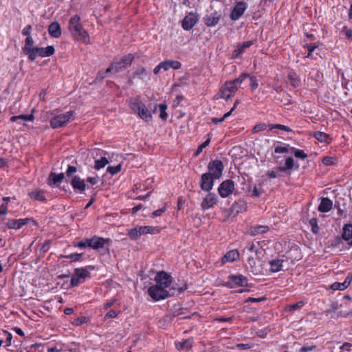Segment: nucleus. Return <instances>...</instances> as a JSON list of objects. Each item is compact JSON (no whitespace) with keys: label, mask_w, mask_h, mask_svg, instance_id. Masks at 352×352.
I'll return each instance as SVG.
<instances>
[{"label":"nucleus","mask_w":352,"mask_h":352,"mask_svg":"<svg viewBox=\"0 0 352 352\" xmlns=\"http://www.w3.org/2000/svg\"><path fill=\"white\" fill-rule=\"evenodd\" d=\"M248 264L252 268V272H256V273H257V270L255 268L256 261L254 258L249 257L248 259Z\"/></svg>","instance_id":"nucleus-59"},{"label":"nucleus","mask_w":352,"mask_h":352,"mask_svg":"<svg viewBox=\"0 0 352 352\" xmlns=\"http://www.w3.org/2000/svg\"><path fill=\"white\" fill-rule=\"evenodd\" d=\"M307 48L308 54L307 57L309 58L311 56L312 52L318 47L317 43H309L305 45Z\"/></svg>","instance_id":"nucleus-47"},{"label":"nucleus","mask_w":352,"mask_h":352,"mask_svg":"<svg viewBox=\"0 0 352 352\" xmlns=\"http://www.w3.org/2000/svg\"><path fill=\"white\" fill-rule=\"evenodd\" d=\"M291 150L287 146L277 145L274 148V152L276 153H285L289 152Z\"/></svg>","instance_id":"nucleus-45"},{"label":"nucleus","mask_w":352,"mask_h":352,"mask_svg":"<svg viewBox=\"0 0 352 352\" xmlns=\"http://www.w3.org/2000/svg\"><path fill=\"white\" fill-rule=\"evenodd\" d=\"M75 112L72 111H67L65 113L54 116L50 120V126L53 129L64 127L68 122L74 120Z\"/></svg>","instance_id":"nucleus-4"},{"label":"nucleus","mask_w":352,"mask_h":352,"mask_svg":"<svg viewBox=\"0 0 352 352\" xmlns=\"http://www.w3.org/2000/svg\"><path fill=\"white\" fill-rule=\"evenodd\" d=\"M88 320L89 319L87 317L82 316L75 319L73 322V324L76 326H80L87 322Z\"/></svg>","instance_id":"nucleus-51"},{"label":"nucleus","mask_w":352,"mask_h":352,"mask_svg":"<svg viewBox=\"0 0 352 352\" xmlns=\"http://www.w3.org/2000/svg\"><path fill=\"white\" fill-rule=\"evenodd\" d=\"M155 281L156 283L155 285L168 290L172 283V277L168 273L162 271L156 274Z\"/></svg>","instance_id":"nucleus-10"},{"label":"nucleus","mask_w":352,"mask_h":352,"mask_svg":"<svg viewBox=\"0 0 352 352\" xmlns=\"http://www.w3.org/2000/svg\"><path fill=\"white\" fill-rule=\"evenodd\" d=\"M63 179H64V174L63 173H60V174L57 175V174H55L54 173H52L50 175V177H49L50 183L49 184L51 186L55 185L57 183L60 182Z\"/></svg>","instance_id":"nucleus-29"},{"label":"nucleus","mask_w":352,"mask_h":352,"mask_svg":"<svg viewBox=\"0 0 352 352\" xmlns=\"http://www.w3.org/2000/svg\"><path fill=\"white\" fill-rule=\"evenodd\" d=\"M32 28L30 25L25 26L22 30V34L24 36H30Z\"/></svg>","instance_id":"nucleus-61"},{"label":"nucleus","mask_w":352,"mask_h":352,"mask_svg":"<svg viewBox=\"0 0 352 352\" xmlns=\"http://www.w3.org/2000/svg\"><path fill=\"white\" fill-rule=\"evenodd\" d=\"M250 78V86L252 87V90H254L256 89L258 86V84L257 82V80L256 79L255 77L254 76H250L249 74H248V77Z\"/></svg>","instance_id":"nucleus-56"},{"label":"nucleus","mask_w":352,"mask_h":352,"mask_svg":"<svg viewBox=\"0 0 352 352\" xmlns=\"http://www.w3.org/2000/svg\"><path fill=\"white\" fill-rule=\"evenodd\" d=\"M89 277L90 272L87 268H76L73 275L72 276L70 283L72 287H76L79 284L84 283L85 280Z\"/></svg>","instance_id":"nucleus-9"},{"label":"nucleus","mask_w":352,"mask_h":352,"mask_svg":"<svg viewBox=\"0 0 352 352\" xmlns=\"http://www.w3.org/2000/svg\"><path fill=\"white\" fill-rule=\"evenodd\" d=\"M160 230L153 226H136L127 230V235L133 240H138L141 236L147 234L159 233Z\"/></svg>","instance_id":"nucleus-5"},{"label":"nucleus","mask_w":352,"mask_h":352,"mask_svg":"<svg viewBox=\"0 0 352 352\" xmlns=\"http://www.w3.org/2000/svg\"><path fill=\"white\" fill-rule=\"evenodd\" d=\"M316 346L311 345L309 346H302L300 349V352H309L314 349Z\"/></svg>","instance_id":"nucleus-64"},{"label":"nucleus","mask_w":352,"mask_h":352,"mask_svg":"<svg viewBox=\"0 0 352 352\" xmlns=\"http://www.w3.org/2000/svg\"><path fill=\"white\" fill-rule=\"evenodd\" d=\"M352 281V275H348L343 283L336 282L331 285L333 290L342 291L346 289Z\"/></svg>","instance_id":"nucleus-22"},{"label":"nucleus","mask_w":352,"mask_h":352,"mask_svg":"<svg viewBox=\"0 0 352 352\" xmlns=\"http://www.w3.org/2000/svg\"><path fill=\"white\" fill-rule=\"evenodd\" d=\"M70 184L75 190H78L80 193L84 192L86 189L85 180L81 179L79 176H74L72 179Z\"/></svg>","instance_id":"nucleus-19"},{"label":"nucleus","mask_w":352,"mask_h":352,"mask_svg":"<svg viewBox=\"0 0 352 352\" xmlns=\"http://www.w3.org/2000/svg\"><path fill=\"white\" fill-rule=\"evenodd\" d=\"M31 198L34 199L37 201H43L45 200V197L44 196V192L41 190H36L34 191L31 192L30 194Z\"/></svg>","instance_id":"nucleus-32"},{"label":"nucleus","mask_w":352,"mask_h":352,"mask_svg":"<svg viewBox=\"0 0 352 352\" xmlns=\"http://www.w3.org/2000/svg\"><path fill=\"white\" fill-rule=\"evenodd\" d=\"M332 201L329 198H322L318 206V210L322 212H327L332 208Z\"/></svg>","instance_id":"nucleus-25"},{"label":"nucleus","mask_w":352,"mask_h":352,"mask_svg":"<svg viewBox=\"0 0 352 352\" xmlns=\"http://www.w3.org/2000/svg\"><path fill=\"white\" fill-rule=\"evenodd\" d=\"M263 192V190L261 188H258L256 186H253V190L252 192V196L258 197H259Z\"/></svg>","instance_id":"nucleus-57"},{"label":"nucleus","mask_w":352,"mask_h":352,"mask_svg":"<svg viewBox=\"0 0 352 352\" xmlns=\"http://www.w3.org/2000/svg\"><path fill=\"white\" fill-rule=\"evenodd\" d=\"M290 150V152L293 153L297 158L305 160L307 157V154H306L302 150L297 149L294 147L291 148Z\"/></svg>","instance_id":"nucleus-39"},{"label":"nucleus","mask_w":352,"mask_h":352,"mask_svg":"<svg viewBox=\"0 0 352 352\" xmlns=\"http://www.w3.org/2000/svg\"><path fill=\"white\" fill-rule=\"evenodd\" d=\"M193 340L192 338H189L186 340H183L181 342H175V347L179 351H183L185 352L189 351L192 346Z\"/></svg>","instance_id":"nucleus-23"},{"label":"nucleus","mask_w":352,"mask_h":352,"mask_svg":"<svg viewBox=\"0 0 352 352\" xmlns=\"http://www.w3.org/2000/svg\"><path fill=\"white\" fill-rule=\"evenodd\" d=\"M48 32L51 36L54 38H58L61 35V29L60 24L58 22L52 23L48 28Z\"/></svg>","instance_id":"nucleus-24"},{"label":"nucleus","mask_w":352,"mask_h":352,"mask_svg":"<svg viewBox=\"0 0 352 352\" xmlns=\"http://www.w3.org/2000/svg\"><path fill=\"white\" fill-rule=\"evenodd\" d=\"M234 190V183L230 179L223 181L218 188V192L223 198L228 197Z\"/></svg>","instance_id":"nucleus-12"},{"label":"nucleus","mask_w":352,"mask_h":352,"mask_svg":"<svg viewBox=\"0 0 352 352\" xmlns=\"http://www.w3.org/2000/svg\"><path fill=\"white\" fill-rule=\"evenodd\" d=\"M342 238L345 241H349L352 239V225L346 224L343 228Z\"/></svg>","instance_id":"nucleus-31"},{"label":"nucleus","mask_w":352,"mask_h":352,"mask_svg":"<svg viewBox=\"0 0 352 352\" xmlns=\"http://www.w3.org/2000/svg\"><path fill=\"white\" fill-rule=\"evenodd\" d=\"M32 221V219L25 218V219H9L7 222V226L10 229H20L24 225Z\"/></svg>","instance_id":"nucleus-18"},{"label":"nucleus","mask_w":352,"mask_h":352,"mask_svg":"<svg viewBox=\"0 0 352 352\" xmlns=\"http://www.w3.org/2000/svg\"><path fill=\"white\" fill-rule=\"evenodd\" d=\"M248 77V74L243 73L239 78L233 80L225 82L219 91L220 98H224L226 100H228L229 98H232L242 82Z\"/></svg>","instance_id":"nucleus-2"},{"label":"nucleus","mask_w":352,"mask_h":352,"mask_svg":"<svg viewBox=\"0 0 352 352\" xmlns=\"http://www.w3.org/2000/svg\"><path fill=\"white\" fill-rule=\"evenodd\" d=\"M239 257V253L236 250H232L227 252L222 258L223 263L233 262Z\"/></svg>","instance_id":"nucleus-26"},{"label":"nucleus","mask_w":352,"mask_h":352,"mask_svg":"<svg viewBox=\"0 0 352 352\" xmlns=\"http://www.w3.org/2000/svg\"><path fill=\"white\" fill-rule=\"evenodd\" d=\"M69 30L76 40L82 41L85 43L89 42V35L86 30L83 29L80 23V19L78 15H74L69 19Z\"/></svg>","instance_id":"nucleus-1"},{"label":"nucleus","mask_w":352,"mask_h":352,"mask_svg":"<svg viewBox=\"0 0 352 352\" xmlns=\"http://www.w3.org/2000/svg\"><path fill=\"white\" fill-rule=\"evenodd\" d=\"M336 160L332 157H325L322 160V163L324 165L330 166V165L334 164L336 162Z\"/></svg>","instance_id":"nucleus-54"},{"label":"nucleus","mask_w":352,"mask_h":352,"mask_svg":"<svg viewBox=\"0 0 352 352\" xmlns=\"http://www.w3.org/2000/svg\"><path fill=\"white\" fill-rule=\"evenodd\" d=\"M314 137L320 142H328V140L329 138L327 133L321 131L315 132L314 133Z\"/></svg>","instance_id":"nucleus-35"},{"label":"nucleus","mask_w":352,"mask_h":352,"mask_svg":"<svg viewBox=\"0 0 352 352\" xmlns=\"http://www.w3.org/2000/svg\"><path fill=\"white\" fill-rule=\"evenodd\" d=\"M214 179H216L210 173H204L201 177V188L206 192H210L213 188Z\"/></svg>","instance_id":"nucleus-14"},{"label":"nucleus","mask_w":352,"mask_h":352,"mask_svg":"<svg viewBox=\"0 0 352 352\" xmlns=\"http://www.w3.org/2000/svg\"><path fill=\"white\" fill-rule=\"evenodd\" d=\"M89 240H90V239H89V238H85L80 242L74 243V246L79 248H88V247L89 248V245H90Z\"/></svg>","instance_id":"nucleus-40"},{"label":"nucleus","mask_w":352,"mask_h":352,"mask_svg":"<svg viewBox=\"0 0 352 352\" xmlns=\"http://www.w3.org/2000/svg\"><path fill=\"white\" fill-rule=\"evenodd\" d=\"M148 293L155 301H159L174 295L175 289L169 288L168 290H166L155 285L148 288Z\"/></svg>","instance_id":"nucleus-7"},{"label":"nucleus","mask_w":352,"mask_h":352,"mask_svg":"<svg viewBox=\"0 0 352 352\" xmlns=\"http://www.w3.org/2000/svg\"><path fill=\"white\" fill-rule=\"evenodd\" d=\"M170 68L174 69H178L181 67L182 65L179 61L177 60H168Z\"/></svg>","instance_id":"nucleus-60"},{"label":"nucleus","mask_w":352,"mask_h":352,"mask_svg":"<svg viewBox=\"0 0 352 352\" xmlns=\"http://www.w3.org/2000/svg\"><path fill=\"white\" fill-rule=\"evenodd\" d=\"M267 128V124L265 123H261L255 125L252 129V133H256L260 131L265 130Z\"/></svg>","instance_id":"nucleus-48"},{"label":"nucleus","mask_w":352,"mask_h":352,"mask_svg":"<svg viewBox=\"0 0 352 352\" xmlns=\"http://www.w3.org/2000/svg\"><path fill=\"white\" fill-rule=\"evenodd\" d=\"M55 50L53 46H47V47H34L32 50H28V57L30 60L33 61L38 56L48 57L52 56Z\"/></svg>","instance_id":"nucleus-8"},{"label":"nucleus","mask_w":352,"mask_h":352,"mask_svg":"<svg viewBox=\"0 0 352 352\" xmlns=\"http://www.w3.org/2000/svg\"><path fill=\"white\" fill-rule=\"evenodd\" d=\"M137 76L138 78L140 79H144L146 76V69L144 67H142L139 69H138L134 73V77Z\"/></svg>","instance_id":"nucleus-49"},{"label":"nucleus","mask_w":352,"mask_h":352,"mask_svg":"<svg viewBox=\"0 0 352 352\" xmlns=\"http://www.w3.org/2000/svg\"><path fill=\"white\" fill-rule=\"evenodd\" d=\"M117 316H118V312L116 311L111 310L104 316V319L116 318Z\"/></svg>","instance_id":"nucleus-62"},{"label":"nucleus","mask_w":352,"mask_h":352,"mask_svg":"<svg viewBox=\"0 0 352 352\" xmlns=\"http://www.w3.org/2000/svg\"><path fill=\"white\" fill-rule=\"evenodd\" d=\"M217 202V197L215 194L209 192L201 203V208L203 210L212 208Z\"/></svg>","instance_id":"nucleus-15"},{"label":"nucleus","mask_w":352,"mask_h":352,"mask_svg":"<svg viewBox=\"0 0 352 352\" xmlns=\"http://www.w3.org/2000/svg\"><path fill=\"white\" fill-rule=\"evenodd\" d=\"M295 162L294 159L292 157H288L285 160V163L284 166H281L283 168V171L285 172L288 170H291L294 167Z\"/></svg>","instance_id":"nucleus-37"},{"label":"nucleus","mask_w":352,"mask_h":352,"mask_svg":"<svg viewBox=\"0 0 352 352\" xmlns=\"http://www.w3.org/2000/svg\"><path fill=\"white\" fill-rule=\"evenodd\" d=\"M107 164H109L108 160L105 157H102L99 160L95 161L94 168L96 170H99L104 168Z\"/></svg>","instance_id":"nucleus-38"},{"label":"nucleus","mask_w":352,"mask_h":352,"mask_svg":"<svg viewBox=\"0 0 352 352\" xmlns=\"http://www.w3.org/2000/svg\"><path fill=\"white\" fill-rule=\"evenodd\" d=\"M82 254L74 253L71 254L69 255H67L65 257L66 258L71 259L72 261H80L82 257Z\"/></svg>","instance_id":"nucleus-53"},{"label":"nucleus","mask_w":352,"mask_h":352,"mask_svg":"<svg viewBox=\"0 0 352 352\" xmlns=\"http://www.w3.org/2000/svg\"><path fill=\"white\" fill-rule=\"evenodd\" d=\"M109 239H104L102 237L94 236L89 240V248H91L94 250H99L100 249H102L104 246V244L109 243Z\"/></svg>","instance_id":"nucleus-17"},{"label":"nucleus","mask_w":352,"mask_h":352,"mask_svg":"<svg viewBox=\"0 0 352 352\" xmlns=\"http://www.w3.org/2000/svg\"><path fill=\"white\" fill-rule=\"evenodd\" d=\"M269 228L267 226H258L251 229V234L253 235L263 234L267 232Z\"/></svg>","instance_id":"nucleus-36"},{"label":"nucleus","mask_w":352,"mask_h":352,"mask_svg":"<svg viewBox=\"0 0 352 352\" xmlns=\"http://www.w3.org/2000/svg\"><path fill=\"white\" fill-rule=\"evenodd\" d=\"M305 305V302L303 301H299L296 304L289 305L287 308V311H294L295 310H298L301 309Z\"/></svg>","instance_id":"nucleus-42"},{"label":"nucleus","mask_w":352,"mask_h":352,"mask_svg":"<svg viewBox=\"0 0 352 352\" xmlns=\"http://www.w3.org/2000/svg\"><path fill=\"white\" fill-rule=\"evenodd\" d=\"M283 172V168L280 166L268 171L267 175L270 179H274L282 177Z\"/></svg>","instance_id":"nucleus-30"},{"label":"nucleus","mask_w":352,"mask_h":352,"mask_svg":"<svg viewBox=\"0 0 352 352\" xmlns=\"http://www.w3.org/2000/svg\"><path fill=\"white\" fill-rule=\"evenodd\" d=\"M230 115H231V111H228V113H225L222 118H221L219 119L216 118H212V122H214V124L220 123V122H223V120H225V119L228 118Z\"/></svg>","instance_id":"nucleus-55"},{"label":"nucleus","mask_w":352,"mask_h":352,"mask_svg":"<svg viewBox=\"0 0 352 352\" xmlns=\"http://www.w3.org/2000/svg\"><path fill=\"white\" fill-rule=\"evenodd\" d=\"M166 210V206H164V207H162V208L160 209H158L155 211H154L153 213H152V217H160L161 216L165 211Z\"/></svg>","instance_id":"nucleus-58"},{"label":"nucleus","mask_w":352,"mask_h":352,"mask_svg":"<svg viewBox=\"0 0 352 352\" xmlns=\"http://www.w3.org/2000/svg\"><path fill=\"white\" fill-rule=\"evenodd\" d=\"M289 79L290 80V82L293 86H294V87L298 86L299 80L294 73H290L289 74Z\"/></svg>","instance_id":"nucleus-50"},{"label":"nucleus","mask_w":352,"mask_h":352,"mask_svg":"<svg viewBox=\"0 0 352 352\" xmlns=\"http://www.w3.org/2000/svg\"><path fill=\"white\" fill-rule=\"evenodd\" d=\"M130 107L141 119L145 122L151 121L152 115L142 102L138 99L132 100L130 103Z\"/></svg>","instance_id":"nucleus-3"},{"label":"nucleus","mask_w":352,"mask_h":352,"mask_svg":"<svg viewBox=\"0 0 352 352\" xmlns=\"http://www.w3.org/2000/svg\"><path fill=\"white\" fill-rule=\"evenodd\" d=\"M253 44V41H248L242 43H239L236 49L233 52V55L234 56H238L239 54L243 53L247 48L250 47Z\"/></svg>","instance_id":"nucleus-27"},{"label":"nucleus","mask_w":352,"mask_h":352,"mask_svg":"<svg viewBox=\"0 0 352 352\" xmlns=\"http://www.w3.org/2000/svg\"><path fill=\"white\" fill-rule=\"evenodd\" d=\"M208 168L209 170L208 173H210L211 176L216 179L222 176L223 165L221 161L217 160L211 161L208 164Z\"/></svg>","instance_id":"nucleus-11"},{"label":"nucleus","mask_w":352,"mask_h":352,"mask_svg":"<svg viewBox=\"0 0 352 352\" xmlns=\"http://www.w3.org/2000/svg\"><path fill=\"white\" fill-rule=\"evenodd\" d=\"M210 142V138H208L205 142H204L201 144L199 146L194 155L198 156L202 152L203 149L209 145Z\"/></svg>","instance_id":"nucleus-43"},{"label":"nucleus","mask_w":352,"mask_h":352,"mask_svg":"<svg viewBox=\"0 0 352 352\" xmlns=\"http://www.w3.org/2000/svg\"><path fill=\"white\" fill-rule=\"evenodd\" d=\"M8 212L7 203H3L0 206V214H6Z\"/></svg>","instance_id":"nucleus-63"},{"label":"nucleus","mask_w":352,"mask_h":352,"mask_svg":"<svg viewBox=\"0 0 352 352\" xmlns=\"http://www.w3.org/2000/svg\"><path fill=\"white\" fill-rule=\"evenodd\" d=\"M159 108H160V118L162 120H166V118L168 117V115L166 113V110L167 109L166 104H160L159 105Z\"/></svg>","instance_id":"nucleus-46"},{"label":"nucleus","mask_w":352,"mask_h":352,"mask_svg":"<svg viewBox=\"0 0 352 352\" xmlns=\"http://www.w3.org/2000/svg\"><path fill=\"white\" fill-rule=\"evenodd\" d=\"M12 122H16L18 120L22 121H32L34 120V116L32 114L30 115H20L16 116H12L10 118Z\"/></svg>","instance_id":"nucleus-34"},{"label":"nucleus","mask_w":352,"mask_h":352,"mask_svg":"<svg viewBox=\"0 0 352 352\" xmlns=\"http://www.w3.org/2000/svg\"><path fill=\"white\" fill-rule=\"evenodd\" d=\"M34 44V40L31 36H28L25 40V46L23 48V51L25 55L28 56V50H32Z\"/></svg>","instance_id":"nucleus-33"},{"label":"nucleus","mask_w":352,"mask_h":352,"mask_svg":"<svg viewBox=\"0 0 352 352\" xmlns=\"http://www.w3.org/2000/svg\"><path fill=\"white\" fill-rule=\"evenodd\" d=\"M309 223L311 226V230L314 234H317L319 231V227L317 225V220L316 219H311L309 221Z\"/></svg>","instance_id":"nucleus-52"},{"label":"nucleus","mask_w":352,"mask_h":352,"mask_svg":"<svg viewBox=\"0 0 352 352\" xmlns=\"http://www.w3.org/2000/svg\"><path fill=\"white\" fill-rule=\"evenodd\" d=\"M269 127H270V130L274 129H278L283 130V131H285L287 132H291L292 131L289 127H288L285 125L279 124H271L269 125Z\"/></svg>","instance_id":"nucleus-41"},{"label":"nucleus","mask_w":352,"mask_h":352,"mask_svg":"<svg viewBox=\"0 0 352 352\" xmlns=\"http://www.w3.org/2000/svg\"><path fill=\"white\" fill-rule=\"evenodd\" d=\"M247 8V5L244 2H238L236 6L234 7L230 17L232 20L236 21L238 20L244 13Z\"/></svg>","instance_id":"nucleus-16"},{"label":"nucleus","mask_w":352,"mask_h":352,"mask_svg":"<svg viewBox=\"0 0 352 352\" xmlns=\"http://www.w3.org/2000/svg\"><path fill=\"white\" fill-rule=\"evenodd\" d=\"M221 17V14L217 12L210 13V14H208L204 17L205 24L208 27L215 26L218 23Z\"/></svg>","instance_id":"nucleus-20"},{"label":"nucleus","mask_w":352,"mask_h":352,"mask_svg":"<svg viewBox=\"0 0 352 352\" xmlns=\"http://www.w3.org/2000/svg\"><path fill=\"white\" fill-rule=\"evenodd\" d=\"M230 284L244 287L248 285V279L243 275H231L229 276Z\"/></svg>","instance_id":"nucleus-21"},{"label":"nucleus","mask_w":352,"mask_h":352,"mask_svg":"<svg viewBox=\"0 0 352 352\" xmlns=\"http://www.w3.org/2000/svg\"><path fill=\"white\" fill-rule=\"evenodd\" d=\"M122 169V165L120 164L116 166H108L107 170L111 175L118 173Z\"/></svg>","instance_id":"nucleus-44"},{"label":"nucleus","mask_w":352,"mask_h":352,"mask_svg":"<svg viewBox=\"0 0 352 352\" xmlns=\"http://www.w3.org/2000/svg\"><path fill=\"white\" fill-rule=\"evenodd\" d=\"M284 261L282 259H274L270 262V271L272 272H278L283 270Z\"/></svg>","instance_id":"nucleus-28"},{"label":"nucleus","mask_w":352,"mask_h":352,"mask_svg":"<svg viewBox=\"0 0 352 352\" xmlns=\"http://www.w3.org/2000/svg\"><path fill=\"white\" fill-rule=\"evenodd\" d=\"M134 57L129 54L123 56L120 60L113 61L110 67L106 69L107 73H118L131 65Z\"/></svg>","instance_id":"nucleus-6"},{"label":"nucleus","mask_w":352,"mask_h":352,"mask_svg":"<svg viewBox=\"0 0 352 352\" xmlns=\"http://www.w3.org/2000/svg\"><path fill=\"white\" fill-rule=\"evenodd\" d=\"M198 20V15L194 12H189L182 20V27L184 30H190L196 25Z\"/></svg>","instance_id":"nucleus-13"}]
</instances>
